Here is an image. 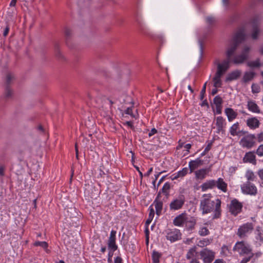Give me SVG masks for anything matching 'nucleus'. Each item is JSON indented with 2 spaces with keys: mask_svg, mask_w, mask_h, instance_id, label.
Here are the masks:
<instances>
[{
  "mask_svg": "<svg viewBox=\"0 0 263 263\" xmlns=\"http://www.w3.org/2000/svg\"><path fill=\"white\" fill-rule=\"evenodd\" d=\"M246 39L244 29L238 30L230 41L226 51L227 58L221 62L218 60H215L214 64L217 65L216 72L224 74L230 68L231 57L234 54L239 44Z\"/></svg>",
  "mask_w": 263,
  "mask_h": 263,
  "instance_id": "nucleus-1",
  "label": "nucleus"
},
{
  "mask_svg": "<svg viewBox=\"0 0 263 263\" xmlns=\"http://www.w3.org/2000/svg\"><path fill=\"white\" fill-rule=\"evenodd\" d=\"M221 200L215 199L211 194H203L200 200L199 210L202 214L213 212V219H218L221 215Z\"/></svg>",
  "mask_w": 263,
  "mask_h": 263,
  "instance_id": "nucleus-2",
  "label": "nucleus"
},
{
  "mask_svg": "<svg viewBox=\"0 0 263 263\" xmlns=\"http://www.w3.org/2000/svg\"><path fill=\"white\" fill-rule=\"evenodd\" d=\"M254 225L252 222H246L240 226L237 229L236 235L241 239L246 238L252 233Z\"/></svg>",
  "mask_w": 263,
  "mask_h": 263,
  "instance_id": "nucleus-3",
  "label": "nucleus"
},
{
  "mask_svg": "<svg viewBox=\"0 0 263 263\" xmlns=\"http://www.w3.org/2000/svg\"><path fill=\"white\" fill-rule=\"evenodd\" d=\"M233 251L238 252L240 256L253 253L250 245L244 241H237L233 247Z\"/></svg>",
  "mask_w": 263,
  "mask_h": 263,
  "instance_id": "nucleus-4",
  "label": "nucleus"
},
{
  "mask_svg": "<svg viewBox=\"0 0 263 263\" xmlns=\"http://www.w3.org/2000/svg\"><path fill=\"white\" fill-rule=\"evenodd\" d=\"M215 254L214 251L208 248L203 249L199 252L203 263H212L215 259Z\"/></svg>",
  "mask_w": 263,
  "mask_h": 263,
  "instance_id": "nucleus-5",
  "label": "nucleus"
},
{
  "mask_svg": "<svg viewBox=\"0 0 263 263\" xmlns=\"http://www.w3.org/2000/svg\"><path fill=\"white\" fill-rule=\"evenodd\" d=\"M185 202V197L183 195H179L174 198L170 203V209L171 211H177L180 210L183 206Z\"/></svg>",
  "mask_w": 263,
  "mask_h": 263,
  "instance_id": "nucleus-6",
  "label": "nucleus"
},
{
  "mask_svg": "<svg viewBox=\"0 0 263 263\" xmlns=\"http://www.w3.org/2000/svg\"><path fill=\"white\" fill-rule=\"evenodd\" d=\"M251 48L248 46H246L243 48L240 54L236 55L233 60V62L235 64H240L244 63L249 58V54Z\"/></svg>",
  "mask_w": 263,
  "mask_h": 263,
  "instance_id": "nucleus-7",
  "label": "nucleus"
},
{
  "mask_svg": "<svg viewBox=\"0 0 263 263\" xmlns=\"http://www.w3.org/2000/svg\"><path fill=\"white\" fill-rule=\"evenodd\" d=\"M228 206L229 211L232 215L235 216L240 213L242 209V204L236 199L231 200L230 203Z\"/></svg>",
  "mask_w": 263,
  "mask_h": 263,
  "instance_id": "nucleus-8",
  "label": "nucleus"
},
{
  "mask_svg": "<svg viewBox=\"0 0 263 263\" xmlns=\"http://www.w3.org/2000/svg\"><path fill=\"white\" fill-rule=\"evenodd\" d=\"M241 190L243 193L251 195H255L257 193L256 186L249 181H247L241 185Z\"/></svg>",
  "mask_w": 263,
  "mask_h": 263,
  "instance_id": "nucleus-9",
  "label": "nucleus"
},
{
  "mask_svg": "<svg viewBox=\"0 0 263 263\" xmlns=\"http://www.w3.org/2000/svg\"><path fill=\"white\" fill-rule=\"evenodd\" d=\"M166 237L167 240L173 242L181 238V233L177 229H168L166 231Z\"/></svg>",
  "mask_w": 263,
  "mask_h": 263,
  "instance_id": "nucleus-10",
  "label": "nucleus"
},
{
  "mask_svg": "<svg viewBox=\"0 0 263 263\" xmlns=\"http://www.w3.org/2000/svg\"><path fill=\"white\" fill-rule=\"evenodd\" d=\"M255 136L253 134H250L243 137L240 141V144L243 147H246L247 148H251L255 144V142L254 141V139Z\"/></svg>",
  "mask_w": 263,
  "mask_h": 263,
  "instance_id": "nucleus-11",
  "label": "nucleus"
},
{
  "mask_svg": "<svg viewBox=\"0 0 263 263\" xmlns=\"http://www.w3.org/2000/svg\"><path fill=\"white\" fill-rule=\"evenodd\" d=\"M217 132L218 134H224L225 132V127L226 126V122L225 119L221 116H218L216 118L215 123Z\"/></svg>",
  "mask_w": 263,
  "mask_h": 263,
  "instance_id": "nucleus-12",
  "label": "nucleus"
},
{
  "mask_svg": "<svg viewBox=\"0 0 263 263\" xmlns=\"http://www.w3.org/2000/svg\"><path fill=\"white\" fill-rule=\"evenodd\" d=\"M116 231L111 230L108 242V247L112 252H114L118 249V246L116 244Z\"/></svg>",
  "mask_w": 263,
  "mask_h": 263,
  "instance_id": "nucleus-13",
  "label": "nucleus"
},
{
  "mask_svg": "<svg viewBox=\"0 0 263 263\" xmlns=\"http://www.w3.org/2000/svg\"><path fill=\"white\" fill-rule=\"evenodd\" d=\"M243 163H249L255 165L256 164V156L254 152H249L246 153L243 159Z\"/></svg>",
  "mask_w": 263,
  "mask_h": 263,
  "instance_id": "nucleus-14",
  "label": "nucleus"
},
{
  "mask_svg": "<svg viewBox=\"0 0 263 263\" xmlns=\"http://www.w3.org/2000/svg\"><path fill=\"white\" fill-rule=\"evenodd\" d=\"M246 124L250 129H255L259 127L260 123L256 117H251L247 120Z\"/></svg>",
  "mask_w": 263,
  "mask_h": 263,
  "instance_id": "nucleus-15",
  "label": "nucleus"
},
{
  "mask_svg": "<svg viewBox=\"0 0 263 263\" xmlns=\"http://www.w3.org/2000/svg\"><path fill=\"white\" fill-rule=\"evenodd\" d=\"M187 215L185 213H181L177 216L173 220V223L176 226H182L185 221L187 220Z\"/></svg>",
  "mask_w": 263,
  "mask_h": 263,
  "instance_id": "nucleus-16",
  "label": "nucleus"
},
{
  "mask_svg": "<svg viewBox=\"0 0 263 263\" xmlns=\"http://www.w3.org/2000/svg\"><path fill=\"white\" fill-rule=\"evenodd\" d=\"M247 108L248 110L252 112L259 114L260 109L254 101L249 100L247 102Z\"/></svg>",
  "mask_w": 263,
  "mask_h": 263,
  "instance_id": "nucleus-17",
  "label": "nucleus"
},
{
  "mask_svg": "<svg viewBox=\"0 0 263 263\" xmlns=\"http://www.w3.org/2000/svg\"><path fill=\"white\" fill-rule=\"evenodd\" d=\"M224 112L229 122H232L236 119L238 115L237 112L231 108H226L224 110Z\"/></svg>",
  "mask_w": 263,
  "mask_h": 263,
  "instance_id": "nucleus-18",
  "label": "nucleus"
},
{
  "mask_svg": "<svg viewBox=\"0 0 263 263\" xmlns=\"http://www.w3.org/2000/svg\"><path fill=\"white\" fill-rule=\"evenodd\" d=\"M203 161L199 158H197L195 160L191 161L189 163L190 173H192L195 169L201 165Z\"/></svg>",
  "mask_w": 263,
  "mask_h": 263,
  "instance_id": "nucleus-19",
  "label": "nucleus"
},
{
  "mask_svg": "<svg viewBox=\"0 0 263 263\" xmlns=\"http://www.w3.org/2000/svg\"><path fill=\"white\" fill-rule=\"evenodd\" d=\"M209 168H202L195 172L196 178L197 179L202 180L205 178L210 172Z\"/></svg>",
  "mask_w": 263,
  "mask_h": 263,
  "instance_id": "nucleus-20",
  "label": "nucleus"
},
{
  "mask_svg": "<svg viewBox=\"0 0 263 263\" xmlns=\"http://www.w3.org/2000/svg\"><path fill=\"white\" fill-rule=\"evenodd\" d=\"M255 73L253 71H246L244 73L242 79V82L244 83H248L253 80Z\"/></svg>",
  "mask_w": 263,
  "mask_h": 263,
  "instance_id": "nucleus-21",
  "label": "nucleus"
},
{
  "mask_svg": "<svg viewBox=\"0 0 263 263\" xmlns=\"http://www.w3.org/2000/svg\"><path fill=\"white\" fill-rule=\"evenodd\" d=\"M216 180H210L203 183L201 185V189L202 191H205L208 189H213L214 187H216Z\"/></svg>",
  "mask_w": 263,
  "mask_h": 263,
  "instance_id": "nucleus-22",
  "label": "nucleus"
},
{
  "mask_svg": "<svg viewBox=\"0 0 263 263\" xmlns=\"http://www.w3.org/2000/svg\"><path fill=\"white\" fill-rule=\"evenodd\" d=\"M197 253V247L194 246L191 248L187 252L186 254V258L188 260H190V261L194 259H197L196 257Z\"/></svg>",
  "mask_w": 263,
  "mask_h": 263,
  "instance_id": "nucleus-23",
  "label": "nucleus"
},
{
  "mask_svg": "<svg viewBox=\"0 0 263 263\" xmlns=\"http://www.w3.org/2000/svg\"><path fill=\"white\" fill-rule=\"evenodd\" d=\"M216 187L219 190H220L223 192H226L227 191V183L221 178H219L217 180H216Z\"/></svg>",
  "mask_w": 263,
  "mask_h": 263,
  "instance_id": "nucleus-24",
  "label": "nucleus"
},
{
  "mask_svg": "<svg viewBox=\"0 0 263 263\" xmlns=\"http://www.w3.org/2000/svg\"><path fill=\"white\" fill-rule=\"evenodd\" d=\"M229 132L233 136H238L240 133L239 123L237 122L233 124L230 128Z\"/></svg>",
  "mask_w": 263,
  "mask_h": 263,
  "instance_id": "nucleus-25",
  "label": "nucleus"
},
{
  "mask_svg": "<svg viewBox=\"0 0 263 263\" xmlns=\"http://www.w3.org/2000/svg\"><path fill=\"white\" fill-rule=\"evenodd\" d=\"M241 71L240 70H236L230 72L226 78V81H231L237 79L241 75Z\"/></svg>",
  "mask_w": 263,
  "mask_h": 263,
  "instance_id": "nucleus-26",
  "label": "nucleus"
},
{
  "mask_svg": "<svg viewBox=\"0 0 263 263\" xmlns=\"http://www.w3.org/2000/svg\"><path fill=\"white\" fill-rule=\"evenodd\" d=\"M223 74L219 73V72H216L213 78L214 86L216 88L220 87L222 85V82L221 78Z\"/></svg>",
  "mask_w": 263,
  "mask_h": 263,
  "instance_id": "nucleus-27",
  "label": "nucleus"
},
{
  "mask_svg": "<svg viewBox=\"0 0 263 263\" xmlns=\"http://www.w3.org/2000/svg\"><path fill=\"white\" fill-rule=\"evenodd\" d=\"M14 79L15 78L13 74L10 72L7 73L5 79V86H10L13 84Z\"/></svg>",
  "mask_w": 263,
  "mask_h": 263,
  "instance_id": "nucleus-28",
  "label": "nucleus"
},
{
  "mask_svg": "<svg viewBox=\"0 0 263 263\" xmlns=\"http://www.w3.org/2000/svg\"><path fill=\"white\" fill-rule=\"evenodd\" d=\"M158 198V197H157V198L154 200V204L156 209V214L159 215L161 214L162 210L163 202L160 200H158L157 199Z\"/></svg>",
  "mask_w": 263,
  "mask_h": 263,
  "instance_id": "nucleus-29",
  "label": "nucleus"
},
{
  "mask_svg": "<svg viewBox=\"0 0 263 263\" xmlns=\"http://www.w3.org/2000/svg\"><path fill=\"white\" fill-rule=\"evenodd\" d=\"M212 242V239L210 238H203L200 240L197 245L200 248L205 247L210 245Z\"/></svg>",
  "mask_w": 263,
  "mask_h": 263,
  "instance_id": "nucleus-30",
  "label": "nucleus"
},
{
  "mask_svg": "<svg viewBox=\"0 0 263 263\" xmlns=\"http://www.w3.org/2000/svg\"><path fill=\"white\" fill-rule=\"evenodd\" d=\"M245 177L247 179V181H253L256 178V176L253 171L247 170L245 174Z\"/></svg>",
  "mask_w": 263,
  "mask_h": 263,
  "instance_id": "nucleus-31",
  "label": "nucleus"
},
{
  "mask_svg": "<svg viewBox=\"0 0 263 263\" xmlns=\"http://www.w3.org/2000/svg\"><path fill=\"white\" fill-rule=\"evenodd\" d=\"M247 65L250 68L259 67L261 65L260 63V60L259 59H257L254 61H249L247 63Z\"/></svg>",
  "mask_w": 263,
  "mask_h": 263,
  "instance_id": "nucleus-32",
  "label": "nucleus"
},
{
  "mask_svg": "<svg viewBox=\"0 0 263 263\" xmlns=\"http://www.w3.org/2000/svg\"><path fill=\"white\" fill-rule=\"evenodd\" d=\"M161 257V254L155 251L153 252L152 259L153 263H159V259Z\"/></svg>",
  "mask_w": 263,
  "mask_h": 263,
  "instance_id": "nucleus-33",
  "label": "nucleus"
},
{
  "mask_svg": "<svg viewBox=\"0 0 263 263\" xmlns=\"http://www.w3.org/2000/svg\"><path fill=\"white\" fill-rule=\"evenodd\" d=\"M170 189V184L168 182H166L163 185L162 189L161 192L162 193H163L165 195H167L169 193V190Z\"/></svg>",
  "mask_w": 263,
  "mask_h": 263,
  "instance_id": "nucleus-34",
  "label": "nucleus"
},
{
  "mask_svg": "<svg viewBox=\"0 0 263 263\" xmlns=\"http://www.w3.org/2000/svg\"><path fill=\"white\" fill-rule=\"evenodd\" d=\"M259 33V28L255 26L253 27V32L252 33V38L254 40L257 39Z\"/></svg>",
  "mask_w": 263,
  "mask_h": 263,
  "instance_id": "nucleus-35",
  "label": "nucleus"
},
{
  "mask_svg": "<svg viewBox=\"0 0 263 263\" xmlns=\"http://www.w3.org/2000/svg\"><path fill=\"white\" fill-rule=\"evenodd\" d=\"M200 236H204L209 234L210 232L206 227H201L198 232Z\"/></svg>",
  "mask_w": 263,
  "mask_h": 263,
  "instance_id": "nucleus-36",
  "label": "nucleus"
},
{
  "mask_svg": "<svg viewBox=\"0 0 263 263\" xmlns=\"http://www.w3.org/2000/svg\"><path fill=\"white\" fill-rule=\"evenodd\" d=\"M245 255H247V257H244L241 260L239 263H248L250 260L253 258L254 255V253L246 254Z\"/></svg>",
  "mask_w": 263,
  "mask_h": 263,
  "instance_id": "nucleus-37",
  "label": "nucleus"
},
{
  "mask_svg": "<svg viewBox=\"0 0 263 263\" xmlns=\"http://www.w3.org/2000/svg\"><path fill=\"white\" fill-rule=\"evenodd\" d=\"M213 102L216 107L221 106L222 100L220 96H217L214 98Z\"/></svg>",
  "mask_w": 263,
  "mask_h": 263,
  "instance_id": "nucleus-38",
  "label": "nucleus"
},
{
  "mask_svg": "<svg viewBox=\"0 0 263 263\" xmlns=\"http://www.w3.org/2000/svg\"><path fill=\"white\" fill-rule=\"evenodd\" d=\"M252 92L253 93H259L260 91V87L258 84L253 83L251 86Z\"/></svg>",
  "mask_w": 263,
  "mask_h": 263,
  "instance_id": "nucleus-39",
  "label": "nucleus"
},
{
  "mask_svg": "<svg viewBox=\"0 0 263 263\" xmlns=\"http://www.w3.org/2000/svg\"><path fill=\"white\" fill-rule=\"evenodd\" d=\"M5 96L6 98H10L13 93L12 90L10 86H5Z\"/></svg>",
  "mask_w": 263,
  "mask_h": 263,
  "instance_id": "nucleus-40",
  "label": "nucleus"
},
{
  "mask_svg": "<svg viewBox=\"0 0 263 263\" xmlns=\"http://www.w3.org/2000/svg\"><path fill=\"white\" fill-rule=\"evenodd\" d=\"M34 246H40L44 249H46L48 247V243L46 241H37L34 243Z\"/></svg>",
  "mask_w": 263,
  "mask_h": 263,
  "instance_id": "nucleus-41",
  "label": "nucleus"
},
{
  "mask_svg": "<svg viewBox=\"0 0 263 263\" xmlns=\"http://www.w3.org/2000/svg\"><path fill=\"white\" fill-rule=\"evenodd\" d=\"M178 175L180 178H182L185 176L188 173V168L184 167L182 169V170L178 171Z\"/></svg>",
  "mask_w": 263,
  "mask_h": 263,
  "instance_id": "nucleus-42",
  "label": "nucleus"
},
{
  "mask_svg": "<svg viewBox=\"0 0 263 263\" xmlns=\"http://www.w3.org/2000/svg\"><path fill=\"white\" fill-rule=\"evenodd\" d=\"M256 153L259 156H263V144L258 146Z\"/></svg>",
  "mask_w": 263,
  "mask_h": 263,
  "instance_id": "nucleus-43",
  "label": "nucleus"
},
{
  "mask_svg": "<svg viewBox=\"0 0 263 263\" xmlns=\"http://www.w3.org/2000/svg\"><path fill=\"white\" fill-rule=\"evenodd\" d=\"M257 175L260 180V185L263 186V168L258 170L257 172Z\"/></svg>",
  "mask_w": 263,
  "mask_h": 263,
  "instance_id": "nucleus-44",
  "label": "nucleus"
},
{
  "mask_svg": "<svg viewBox=\"0 0 263 263\" xmlns=\"http://www.w3.org/2000/svg\"><path fill=\"white\" fill-rule=\"evenodd\" d=\"M206 85V82L204 84V85L200 91V100H201L203 99V98L204 97V95L205 94Z\"/></svg>",
  "mask_w": 263,
  "mask_h": 263,
  "instance_id": "nucleus-45",
  "label": "nucleus"
},
{
  "mask_svg": "<svg viewBox=\"0 0 263 263\" xmlns=\"http://www.w3.org/2000/svg\"><path fill=\"white\" fill-rule=\"evenodd\" d=\"M148 210H149L148 217H149L150 218L153 219L154 215H155V211H154L153 208L152 207V205H151L149 207Z\"/></svg>",
  "mask_w": 263,
  "mask_h": 263,
  "instance_id": "nucleus-46",
  "label": "nucleus"
},
{
  "mask_svg": "<svg viewBox=\"0 0 263 263\" xmlns=\"http://www.w3.org/2000/svg\"><path fill=\"white\" fill-rule=\"evenodd\" d=\"M256 239L260 241L263 240V233L259 230L257 231V234L256 236Z\"/></svg>",
  "mask_w": 263,
  "mask_h": 263,
  "instance_id": "nucleus-47",
  "label": "nucleus"
},
{
  "mask_svg": "<svg viewBox=\"0 0 263 263\" xmlns=\"http://www.w3.org/2000/svg\"><path fill=\"white\" fill-rule=\"evenodd\" d=\"M215 21V18L212 16H208L206 18V21L209 24H212Z\"/></svg>",
  "mask_w": 263,
  "mask_h": 263,
  "instance_id": "nucleus-48",
  "label": "nucleus"
},
{
  "mask_svg": "<svg viewBox=\"0 0 263 263\" xmlns=\"http://www.w3.org/2000/svg\"><path fill=\"white\" fill-rule=\"evenodd\" d=\"M257 141L258 142H261L263 141V132H261L258 134L257 136Z\"/></svg>",
  "mask_w": 263,
  "mask_h": 263,
  "instance_id": "nucleus-49",
  "label": "nucleus"
},
{
  "mask_svg": "<svg viewBox=\"0 0 263 263\" xmlns=\"http://www.w3.org/2000/svg\"><path fill=\"white\" fill-rule=\"evenodd\" d=\"M157 133V130L156 128H153L151 129L150 132L148 133V136L151 137L154 134H156Z\"/></svg>",
  "mask_w": 263,
  "mask_h": 263,
  "instance_id": "nucleus-50",
  "label": "nucleus"
},
{
  "mask_svg": "<svg viewBox=\"0 0 263 263\" xmlns=\"http://www.w3.org/2000/svg\"><path fill=\"white\" fill-rule=\"evenodd\" d=\"M227 251H228V247L226 246V245H223L222 247H221V254H226V252Z\"/></svg>",
  "mask_w": 263,
  "mask_h": 263,
  "instance_id": "nucleus-51",
  "label": "nucleus"
},
{
  "mask_svg": "<svg viewBox=\"0 0 263 263\" xmlns=\"http://www.w3.org/2000/svg\"><path fill=\"white\" fill-rule=\"evenodd\" d=\"M145 235H146V240H147V242H148V239H149V232L148 227H145Z\"/></svg>",
  "mask_w": 263,
  "mask_h": 263,
  "instance_id": "nucleus-52",
  "label": "nucleus"
},
{
  "mask_svg": "<svg viewBox=\"0 0 263 263\" xmlns=\"http://www.w3.org/2000/svg\"><path fill=\"white\" fill-rule=\"evenodd\" d=\"M213 263H226V262L223 259H216L214 260Z\"/></svg>",
  "mask_w": 263,
  "mask_h": 263,
  "instance_id": "nucleus-53",
  "label": "nucleus"
},
{
  "mask_svg": "<svg viewBox=\"0 0 263 263\" xmlns=\"http://www.w3.org/2000/svg\"><path fill=\"white\" fill-rule=\"evenodd\" d=\"M115 263H122V259L120 257H117L115 259Z\"/></svg>",
  "mask_w": 263,
  "mask_h": 263,
  "instance_id": "nucleus-54",
  "label": "nucleus"
},
{
  "mask_svg": "<svg viewBox=\"0 0 263 263\" xmlns=\"http://www.w3.org/2000/svg\"><path fill=\"white\" fill-rule=\"evenodd\" d=\"M212 143L211 142L210 143H209L205 147L204 150L205 151H207L208 152L211 149V147H212Z\"/></svg>",
  "mask_w": 263,
  "mask_h": 263,
  "instance_id": "nucleus-55",
  "label": "nucleus"
},
{
  "mask_svg": "<svg viewBox=\"0 0 263 263\" xmlns=\"http://www.w3.org/2000/svg\"><path fill=\"white\" fill-rule=\"evenodd\" d=\"M152 220H153L152 218H150L149 217L148 218V219L146 220L145 223V227H148V226L150 224V223L152 222Z\"/></svg>",
  "mask_w": 263,
  "mask_h": 263,
  "instance_id": "nucleus-56",
  "label": "nucleus"
},
{
  "mask_svg": "<svg viewBox=\"0 0 263 263\" xmlns=\"http://www.w3.org/2000/svg\"><path fill=\"white\" fill-rule=\"evenodd\" d=\"M125 114L133 116L132 115V109L130 107H128L126 109V110H125Z\"/></svg>",
  "mask_w": 263,
  "mask_h": 263,
  "instance_id": "nucleus-57",
  "label": "nucleus"
},
{
  "mask_svg": "<svg viewBox=\"0 0 263 263\" xmlns=\"http://www.w3.org/2000/svg\"><path fill=\"white\" fill-rule=\"evenodd\" d=\"M237 169V167L236 166H231L229 168V172L233 173H234Z\"/></svg>",
  "mask_w": 263,
  "mask_h": 263,
  "instance_id": "nucleus-58",
  "label": "nucleus"
},
{
  "mask_svg": "<svg viewBox=\"0 0 263 263\" xmlns=\"http://www.w3.org/2000/svg\"><path fill=\"white\" fill-rule=\"evenodd\" d=\"M9 31V28L8 27H7L5 28V29L4 30V32H3V35L4 36H6L8 35Z\"/></svg>",
  "mask_w": 263,
  "mask_h": 263,
  "instance_id": "nucleus-59",
  "label": "nucleus"
},
{
  "mask_svg": "<svg viewBox=\"0 0 263 263\" xmlns=\"http://www.w3.org/2000/svg\"><path fill=\"white\" fill-rule=\"evenodd\" d=\"M191 144H186L185 146H184V148H185V151L186 152H189V150L191 148Z\"/></svg>",
  "mask_w": 263,
  "mask_h": 263,
  "instance_id": "nucleus-60",
  "label": "nucleus"
},
{
  "mask_svg": "<svg viewBox=\"0 0 263 263\" xmlns=\"http://www.w3.org/2000/svg\"><path fill=\"white\" fill-rule=\"evenodd\" d=\"M172 180H176V179H177L178 178H180L179 176L178 175V173L172 175Z\"/></svg>",
  "mask_w": 263,
  "mask_h": 263,
  "instance_id": "nucleus-61",
  "label": "nucleus"
},
{
  "mask_svg": "<svg viewBox=\"0 0 263 263\" xmlns=\"http://www.w3.org/2000/svg\"><path fill=\"white\" fill-rule=\"evenodd\" d=\"M153 172V167H151L146 174H144V176H148Z\"/></svg>",
  "mask_w": 263,
  "mask_h": 263,
  "instance_id": "nucleus-62",
  "label": "nucleus"
},
{
  "mask_svg": "<svg viewBox=\"0 0 263 263\" xmlns=\"http://www.w3.org/2000/svg\"><path fill=\"white\" fill-rule=\"evenodd\" d=\"M65 33L66 36H70L71 34V30L70 29H66L65 31Z\"/></svg>",
  "mask_w": 263,
  "mask_h": 263,
  "instance_id": "nucleus-63",
  "label": "nucleus"
},
{
  "mask_svg": "<svg viewBox=\"0 0 263 263\" xmlns=\"http://www.w3.org/2000/svg\"><path fill=\"white\" fill-rule=\"evenodd\" d=\"M189 263H200L198 259H194L190 260Z\"/></svg>",
  "mask_w": 263,
  "mask_h": 263,
  "instance_id": "nucleus-64",
  "label": "nucleus"
}]
</instances>
